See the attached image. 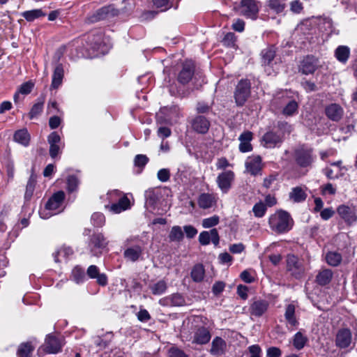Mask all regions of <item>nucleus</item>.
I'll return each instance as SVG.
<instances>
[{"label":"nucleus","instance_id":"nucleus-19","mask_svg":"<svg viewBox=\"0 0 357 357\" xmlns=\"http://www.w3.org/2000/svg\"><path fill=\"white\" fill-rule=\"evenodd\" d=\"M287 267L296 278H299L304 273V268L297 257L289 255L287 259Z\"/></svg>","mask_w":357,"mask_h":357},{"label":"nucleus","instance_id":"nucleus-21","mask_svg":"<svg viewBox=\"0 0 357 357\" xmlns=\"http://www.w3.org/2000/svg\"><path fill=\"white\" fill-rule=\"evenodd\" d=\"M351 342V333L348 328L338 331L335 337V344L340 349L347 348Z\"/></svg>","mask_w":357,"mask_h":357},{"label":"nucleus","instance_id":"nucleus-22","mask_svg":"<svg viewBox=\"0 0 357 357\" xmlns=\"http://www.w3.org/2000/svg\"><path fill=\"white\" fill-rule=\"evenodd\" d=\"M159 303L161 305L167 307H179L186 304L184 297L178 293L162 298Z\"/></svg>","mask_w":357,"mask_h":357},{"label":"nucleus","instance_id":"nucleus-39","mask_svg":"<svg viewBox=\"0 0 357 357\" xmlns=\"http://www.w3.org/2000/svg\"><path fill=\"white\" fill-rule=\"evenodd\" d=\"M183 237L184 234L180 226L172 227L168 236L170 242H180Z\"/></svg>","mask_w":357,"mask_h":357},{"label":"nucleus","instance_id":"nucleus-2","mask_svg":"<svg viewBox=\"0 0 357 357\" xmlns=\"http://www.w3.org/2000/svg\"><path fill=\"white\" fill-rule=\"evenodd\" d=\"M144 243L138 236H130L124 243L123 257L130 262L143 259Z\"/></svg>","mask_w":357,"mask_h":357},{"label":"nucleus","instance_id":"nucleus-9","mask_svg":"<svg viewBox=\"0 0 357 357\" xmlns=\"http://www.w3.org/2000/svg\"><path fill=\"white\" fill-rule=\"evenodd\" d=\"M109 241L101 232H95L89 238L88 248L93 256L100 255L107 248Z\"/></svg>","mask_w":357,"mask_h":357},{"label":"nucleus","instance_id":"nucleus-63","mask_svg":"<svg viewBox=\"0 0 357 357\" xmlns=\"http://www.w3.org/2000/svg\"><path fill=\"white\" fill-rule=\"evenodd\" d=\"M211 235H209V231H204L200 233L199 236V241L201 245H208L211 242Z\"/></svg>","mask_w":357,"mask_h":357},{"label":"nucleus","instance_id":"nucleus-60","mask_svg":"<svg viewBox=\"0 0 357 357\" xmlns=\"http://www.w3.org/2000/svg\"><path fill=\"white\" fill-rule=\"evenodd\" d=\"M169 357H188V355L178 347H172L168 350Z\"/></svg>","mask_w":357,"mask_h":357},{"label":"nucleus","instance_id":"nucleus-33","mask_svg":"<svg viewBox=\"0 0 357 357\" xmlns=\"http://www.w3.org/2000/svg\"><path fill=\"white\" fill-rule=\"evenodd\" d=\"M335 56L337 60L344 64L350 56V49L346 45H340L335 50Z\"/></svg>","mask_w":357,"mask_h":357},{"label":"nucleus","instance_id":"nucleus-52","mask_svg":"<svg viewBox=\"0 0 357 357\" xmlns=\"http://www.w3.org/2000/svg\"><path fill=\"white\" fill-rule=\"evenodd\" d=\"M146 204L149 206H153L158 200V195L155 192V190L150 188L145 191L144 193Z\"/></svg>","mask_w":357,"mask_h":357},{"label":"nucleus","instance_id":"nucleus-58","mask_svg":"<svg viewBox=\"0 0 357 357\" xmlns=\"http://www.w3.org/2000/svg\"><path fill=\"white\" fill-rule=\"evenodd\" d=\"M170 171L169 169L163 168L160 169L157 173V178L158 179L162 182H167L170 178Z\"/></svg>","mask_w":357,"mask_h":357},{"label":"nucleus","instance_id":"nucleus-15","mask_svg":"<svg viewBox=\"0 0 357 357\" xmlns=\"http://www.w3.org/2000/svg\"><path fill=\"white\" fill-rule=\"evenodd\" d=\"M191 126L196 132L206 134L209 130L211 123L204 116L197 115L192 119Z\"/></svg>","mask_w":357,"mask_h":357},{"label":"nucleus","instance_id":"nucleus-45","mask_svg":"<svg viewBox=\"0 0 357 357\" xmlns=\"http://www.w3.org/2000/svg\"><path fill=\"white\" fill-rule=\"evenodd\" d=\"M262 62L264 65H269L275 56V51L273 47L264 49L261 51Z\"/></svg>","mask_w":357,"mask_h":357},{"label":"nucleus","instance_id":"nucleus-35","mask_svg":"<svg viewBox=\"0 0 357 357\" xmlns=\"http://www.w3.org/2000/svg\"><path fill=\"white\" fill-rule=\"evenodd\" d=\"M13 139L16 142L27 146L30 142V135L26 129H21L15 132Z\"/></svg>","mask_w":357,"mask_h":357},{"label":"nucleus","instance_id":"nucleus-51","mask_svg":"<svg viewBox=\"0 0 357 357\" xmlns=\"http://www.w3.org/2000/svg\"><path fill=\"white\" fill-rule=\"evenodd\" d=\"M268 307V302L265 300H257L251 306L253 312H265Z\"/></svg>","mask_w":357,"mask_h":357},{"label":"nucleus","instance_id":"nucleus-50","mask_svg":"<svg viewBox=\"0 0 357 357\" xmlns=\"http://www.w3.org/2000/svg\"><path fill=\"white\" fill-rule=\"evenodd\" d=\"M91 224L96 227H102L105 224V217L100 212L93 213L91 218Z\"/></svg>","mask_w":357,"mask_h":357},{"label":"nucleus","instance_id":"nucleus-41","mask_svg":"<svg viewBox=\"0 0 357 357\" xmlns=\"http://www.w3.org/2000/svg\"><path fill=\"white\" fill-rule=\"evenodd\" d=\"M149 158L146 155L138 154L134 159V165L137 168V174H140L149 162Z\"/></svg>","mask_w":357,"mask_h":357},{"label":"nucleus","instance_id":"nucleus-62","mask_svg":"<svg viewBox=\"0 0 357 357\" xmlns=\"http://www.w3.org/2000/svg\"><path fill=\"white\" fill-rule=\"evenodd\" d=\"M225 287V283L222 281L215 282L212 287V292L214 295L218 296L222 293Z\"/></svg>","mask_w":357,"mask_h":357},{"label":"nucleus","instance_id":"nucleus-43","mask_svg":"<svg viewBox=\"0 0 357 357\" xmlns=\"http://www.w3.org/2000/svg\"><path fill=\"white\" fill-rule=\"evenodd\" d=\"M36 184V177L35 175L31 174L26 186V191L24 194V198L26 200H29L31 198L33 191L35 189V186Z\"/></svg>","mask_w":357,"mask_h":357},{"label":"nucleus","instance_id":"nucleus-7","mask_svg":"<svg viewBox=\"0 0 357 357\" xmlns=\"http://www.w3.org/2000/svg\"><path fill=\"white\" fill-rule=\"evenodd\" d=\"M251 93V83L248 79H241L236 86L234 98L237 106L242 107L248 100Z\"/></svg>","mask_w":357,"mask_h":357},{"label":"nucleus","instance_id":"nucleus-48","mask_svg":"<svg viewBox=\"0 0 357 357\" xmlns=\"http://www.w3.org/2000/svg\"><path fill=\"white\" fill-rule=\"evenodd\" d=\"M67 190L68 192H73L78 188L79 179L75 175H70L67 178Z\"/></svg>","mask_w":357,"mask_h":357},{"label":"nucleus","instance_id":"nucleus-40","mask_svg":"<svg viewBox=\"0 0 357 357\" xmlns=\"http://www.w3.org/2000/svg\"><path fill=\"white\" fill-rule=\"evenodd\" d=\"M298 105L294 100H289L282 109V114L284 116H291L298 112Z\"/></svg>","mask_w":357,"mask_h":357},{"label":"nucleus","instance_id":"nucleus-29","mask_svg":"<svg viewBox=\"0 0 357 357\" xmlns=\"http://www.w3.org/2000/svg\"><path fill=\"white\" fill-rule=\"evenodd\" d=\"M252 139V132L250 131L244 132L239 136V151L241 153H247L252 150V146L250 144Z\"/></svg>","mask_w":357,"mask_h":357},{"label":"nucleus","instance_id":"nucleus-3","mask_svg":"<svg viewBox=\"0 0 357 357\" xmlns=\"http://www.w3.org/2000/svg\"><path fill=\"white\" fill-rule=\"evenodd\" d=\"M82 46L85 52H82L84 57H93L105 52V45L100 33H89L83 39Z\"/></svg>","mask_w":357,"mask_h":357},{"label":"nucleus","instance_id":"nucleus-36","mask_svg":"<svg viewBox=\"0 0 357 357\" xmlns=\"http://www.w3.org/2000/svg\"><path fill=\"white\" fill-rule=\"evenodd\" d=\"M190 275L192 280L195 282H201L204 280L205 275V269L204 266L201 264H195L192 268Z\"/></svg>","mask_w":357,"mask_h":357},{"label":"nucleus","instance_id":"nucleus-34","mask_svg":"<svg viewBox=\"0 0 357 357\" xmlns=\"http://www.w3.org/2000/svg\"><path fill=\"white\" fill-rule=\"evenodd\" d=\"M149 289L152 294L155 296H160L164 294L167 289V284L165 280H160L156 282L150 283Z\"/></svg>","mask_w":357,"mask_h":357},{"label":"nucleus","instance_id":"nucleus-25","mask_svg":"<svg viewBox=\"0 0 357 357\" xmlns=\"http://www.w3.org/2000/svg\"><path fill=\"white\" fill-rule=\"evenodd\" d=\"M195 73V66L192 63L183 64L178 75V81L182 84H188L192 78Z\"/></svg>","mask_w":357,"mask_h":357},{"label":"nucleus","instance_id":"nucleus-31","mask_svg":"<svg viewBox=\"0 0 357 357\" xmlns=\"http://www.w3.org/2000/svg\"><path fill=\"white\" fill-rule=\"evenodd\" d=\"M333 276V271L331 269H322L316 275L315 282L320 286L328 284Z\"/></svg>","mask_w":357,"mask_h":357},{"label":"nucleus","instance_id":"nucleus-46","mask_svg":"<svg viewBox=\"0 0 357 357\" xmlns=\"http://www.w3.org/2000/svg\"><path fill=\"white\" fill-rule=\"evenodd\" d=\"M73 254V250L71 248L64 246V247L61 248L56 252H54L53 257L56 262H59V256H61L66 259H68Z\"/></svg>","mask_w":357,"mask_h":357},{"label":"nucleus","instance_id":"nucleus-11","mask_svg":"<svg viewBox=\"0 0 357 357\" xmlns=\"http://www.w3.org/2000/svg\"><path fill=\"white\" fill-rule=\"evenodd\" d=\"M234 173L231 170L225 171L218 176L216 182L222 193L228 192L234 180Z\"/></svg>","mask_w":357,"mask_h":357},{"label":"nucleus","instance_id":"nucleus-27","mask_svg":"<svg viewBox=\"0 0 357 357\" xmlns=\"http://www.w3.org/2000/svg\"><path fill=\"white\" fill-rule=\"evenodd\" d=\"M262 141L266 148L272 149L280 144L282 142V138L276 132L269 131L264 135Z\"/></svg>","mask_w":357,"mask_h":357},{"label":"nucleus","instance_id":"nucleus-5","mask_svg":"<svg viewBox=\"0 0 357 357\" xmlns=\"http://www.w3.org/2000/svg\"><path fill=\"white\" fill-rule=\"evenodd\" d=\"M107 196L110 202H114L110 206H106L113 213H120L130 207V199L125 195L121 197V192L118 190L108 192Z\"/></svg>","mask_w":357,"mask_h":357},{"label":"nucleus","instance_id":"nucleus-13","mask_svg":"<svg viewBox=\"0 0 357 357\" xmlns=\"http://www.w3.org/2000/svg\"><path fill=\"white\" fill-rule=\"evenodd\" d=\"M211 338V329L208 327L198 326L194 331L192 342L203 345L209 342Z\"/></svg>","mask_w":357,"mask_h":357},{"label":"nucleus","instance_id":"nucleus-14","mask_svg":"<svg viewBox=\"0 0 357 357\" xmlns=\"http://www.w3.org/2000/svg\"><path fill=\"white\" fill-rule=\"evenodd\" d=\"M167 114V116L163 117L160 114L157 116V123H170L176 122L180 117L179 109L174 106L170 109L165 108L161 111V114Z\"/></svg>","mask_w":357,"mask_h":357},{"label":"nucleus","instance_id":"nucleus-16","mask_svg":"<svg viewBox=\"0 0 357 357\" xmlns=\"http://www.w3.org/2000/svg\"><path fill=\"white\" fill-rule=\"evenodd\" d=\"M47 142L50 144V155L52 158H55L61 153V137L56 132H52L49 135Z\"/></svg>","mask_w":357,"mask_h":357},{"label":"nucleus","instance_id":"nucleus-42","mask_svg":"<svg viewBox=\"0 0 357 357\" xmlns=\"http://www.w3.org/2000/svg\"><path fill=\"white\" fill-rule=\"evenodd\" d=\"M326 260L330 266H337L342 261V255L337 252H329L326 255Z\"/></svg>","mask_w":357,"mask_h":357},{"label":"nucleus","instance_id":"nucleus-59","mask_svg":"<svg viewBox=\"0 0 357 357\" xmlns=\"http://www.w3.org/2000/svg\"><path fill=\"white\" fill-rule=\"evenodd\" d=\"M33 88V84L31 82L23 83L18 89V93L27 95L30 93Z\"/></svg>","mask_w":357,"mask_h":357},{"label":"nucleus","instance_id":"nucleus-1","mask_svg":"<svg viewBox=\"0 0 357 357\" xmlns=\"http://www.w3.org/2000/svg\"><path fill=\"white\" fill-rule=\"evenodd\" d=\"M291 158L294 165L307 172L312 168L317 156L314 149L307 144H301L295 147L291 153Z\"/></svg>","mask_w":357,"mask_h":357},{"label":"nucleus","instance_id":"nucleus-32","mask_svg":"<svg viewBox=\"0 0 357 357\" xmlns=\"http://www.w3.org/2000/svg\"><path fill=\"white\" fill-rule=\"evenodd\" d=\"M215 202V197L209 193H202L198 198V205L203 209L211 208Z\"/></svg>","mask_w":357,"mask_h":357},{"label":"nucleus","instance_id":"nucleus-64","mask_svg":"<svg viewBox=\"0 0 357 357\" xmlns=\"http://www.w3.org/2000/svg\"><path fill=\"white\" fill-rule=\"evenodd\" d=\"M250 357H261V350L259 345L255 344L248 347Z\"/></svg>","mask_w":357,"mask_h":357},{"label":"nucleus","instance_id":"nucleus-24","mask_svg":"<svg viewBox=\"0 0 357 357\" xmlns=\"http://www.w3.org/2000/svg\"><path fill=\"white\" fill-rule=\"evenodd\" d=\"M86 274L90 278L96 279V282L99 285L104 287L107 284V276L105 273H100L97 266H89L87 268Z\"/></svg>","mask_w":357,"mask_h":357},{"label":"nucleus","instance_id":"nucleus-49","mask_svg":"<svg viewBox=\"0 0 357 357\" xmlns=\"http://www.w3.org/2000/svg\"><path fill=\"white\" fill-rule=\"evenodd\" d=\"M72 278L77 284L83 282L85 280L84 270L78 266H75L72 271Z\"/></svg>","mask_w":357,"mask_h":357},{"label":"nucleus","instance_id":"nucleus-47","mask_svg":"<svg viewBox=\"0 0 357 357\" xmlns=\"http://www.w3.org/2000/svg\"><path fill=\"white\" fill-rule=\"evenodd\" d=\"M33 350V347L30 343H22L18 347L17 354L19 357H29Z\"/></svg>","mask_w":357,"mask_h":357},{"label":"nucleus","instance_id":"nucleus-23","mask_svg":"<svg viewBox=\"0 0 357 357\" xmlns=\"http://www.w3.org/2000/svg\"><path fill=\"white\" fill-rule=\"evenodd\" d=\"M44 348L47 353L56 354L61 350V343L56 335L49 334L45 338Z\"/></svg>","mask_w":357,"mask_h":357},{"label":"nucleus","instance_id":"nucleus-38","mask_svg":"<svg viewBox=\"0 0 357 357\" xmlns=\"http://www.w3.org/2000/svg\"><path fill=\"white\" fill-rule=\"evenodd\" d=\"M21 15L27 21L33 22L36 19L46 15V13L42 9H33L26 10L21 13Z\"/></svg>","mask_w":357,"mask_h":357},{"label":"nucleus","instance_id":"nucleus-28","mask_svg":"<svg viewBox=\"0 0 357 357\" xmlns=\"http://www.w3.org/2000/svg\"><path fill=\"white\" fill-rule=\"evenodd\" d=\"M226 342L220 337H215L211 342L210 353L213 356H220L225 354Z\"/></svg>","mask_w":357,"mask_h":357},{"label":"nucleus","instance_id":"nucleus-54","mask_svg":"<svg viewBox=\"0 0 357 357\" xmlns=\"http://www.w3.org/2000/svg\"><path fill=\"white\" fill-rule=\"evenodd\" d=\"M43 109V102H38L34 104L29 113V116L31 119L37 117L42 112Z\"/></svg>","mask_w":357,"mask_h":357},{"label":"nucleus","instance_id":"nucleus-10","mask_svg":"<svg viewBox=\"0 0 357 357\" xmlns=\"http://www.w3.org/2000/svg\"><path fill=\"white\" fill-rule=\"evenodd\" d=\"M337 213L349 227H351L357 222V208L352 204H340L337 208Z\"/></svg>","mask_w":357,"mask_h":357},{"label":"nucleus","instance_id":"nucleus-44","mask_svg":"<svg viewBox=\"0 0 357 357\" xmlns=\"http://www.w3.org/2000/svg\"><path fill=\"white\" fill-rule=\"evenodd\" d=\"M307 342V337L301 332H297L294 337L293 345L296 349L301 350L305 347Z\"/></svg>","mask_w":357,"mask_h":357},{"label":"nucleus","instance_id":"nucleus-26","mask_svg":"<svg viewBox=\"0 0 357 357\" xmlns=\"http://www.w3.org/2000/svg\"><path fill=\"white\" fill-rule=\"evenodd\" d=\"M264 6L276 15L282 13L287 8V0H265Z\"/></svg>","mask_w":357,"mask_h":357},{"label":"nucleus","instance_id":"nucleus-57","mask_svg":"<svg viewBox=\"0 0 357 357\" xmlns=\"http://www.w3.org/2000/svg\"><path fill=\"white\" fill-rule=\"evenodd\" d=\"M219 223V217L213 215L212 217L205 218L202 220V227L204 228H211Z\"/></svg>","mask_w":357,"mask_h":357},{"label":"nucleus","instance_id":"nucleus-4","mask_svg":"<svg viewBox=\"0 0 357 357\" xmlns=\"http://www.w3.org/2000/svg\"><path fill=\"white\" fill-rule=\"evenodd\" d=\"M268 224L273 231L285 233L292 228L294 221L289 213L280 210L270 216Z\"/></svg>","mask_w":357,"mask_h":357},{"label":"nucleus","instance_id":"nucleus-53","mask_svg":"<svg viewBox=\"0 0 357 357\" xmlns=\"http://www.w3.org/2000/svg\"><path fill=\"white\" fill-rule=\"evenodd\" d=\"M266 210V204L261 202L255 204L252 208L254 215L257 218H262L265 215Z\"/></svg>","mask_w":357,"mask_h":357},{"label":"nucleus","instance_id":"nucleus-6","mask_svg":"<svg viewBox=\"0 0 357 357\" xmlns=\"http://www.w3.org/2000/svg\"><path fill=\"white\" fill-rule=\"evenodd\" d=\"M65 193L62 190H59L53 194L45 204V210L40 212L42 218L47 219L49 217L56 214L54 212L60 208L65 199Z\"/></svg>","mask_w":357,"mask_h":357},{"label":"nucleus","instance_id":"nucleus-17","mask_svg":"<svg viewBox=\"0 0 357 357\" xmlns=\"http://www.w3.org/2000/svg\"><path fill=\"white\" fill-rule=\"evenodd\" d=\"M325 114L328 119L338 122L344 115V109L339 104L331 103L326 106Z\"/></svg>","mask_w":357,"mask_h":357},{"label":"nucleus","instance_id":"nucleus-8","mask_svg":"<svg viewBox=\"0 0 357 357\" xmlns=\"http://www.w3.org/2000/svg\"><path fill=\"white\" fill-rule=\"evenodd\" d=\"M119 13V10L114 5L105 6L89 15L87 17V21L89 23H96L118 16Z\"/></svg>","mask_w":357,"mask_h":357},{"label":"nucleus","instance_id":"nucleus-61","mask_svg":"<svg viewBox=\"0 0 357 357\" xmlns=\"http://www.w3.org/2000/svg\"><path fill=\"white\" fill-rule=\"evenodd\" d=\"M235 41H236V37H235V35L234 33H227L223 40H222V43L223 44L225 45V46H227V47H233L235 45Z\"/></svg>","mask_w":357,"mask_h":357},{"label":"nucleus","instance_id":"nucleus-56","mask_svg":"<svg viewBox=\"0 0 357 357\" xmlns=\"http://www.w3.org/2000/svg\"><path fill=\"white\" fill-rule=\"evenodd\" d=\"M212 109V105L205 102H198L196 105V111L198 114H208Z\"/></svg>","mask_w":357,"mask_h":357},{"label":"nucleus","instance_id":"nucleus-18","mask_svg":"<svg viewBox=\"0 0 357 357\" xmlns=\"http://www.w3.org/2000/svg\"><path fill=\"white\" fill-rule=\"evenodd\" d=\"M318 66L317 59L313 56H305L301 62L299 71L304 75L314 73Z\"/></svg>","mask_w":357,"mask_h":357},{"label":"nucleus","instance_id":"nucleus-30","mask_svg":"<svg viewBox=\"0 0 357 357\" xmlns=\"http://www.w3.org/2000/svg\"><path fill=\"white\" fill-rule=\"evenodd\" d=\"M64 77V69L61 63H58L55 66L52 75V79L51 87L53 89H58L62 84Z\"/></svg>","mask_w":357,"mask_h":357},{"label":"nucleus","instance_id":"nucleus-20","mask_svg":"<svg viewBox=\"0 0 357 357\" xmlns=\"http://www.w3.org/2000/svg\"><path fill=\"white\" fill-rule=\"evenodd\" d=\"M246 171L252 176L260 173L262 169L261 158L259 155H254L248 158L245 163Z\"/></svg>","mask_w":357,"mask_h":357},{"label":"nucleus","instance_id":"nucleus-37","mask_svg":"<svg viewBox=\"0 0 357 357\" xmlns=\"http://www.w3.org/2000/svg\"><path fill=\"white\" fill-rule=\"evenodd\" d=\"M289 196L290 199L296 203L302 202L307 198V194L303 188L299 186L293 188Z\"/></svg>","mask_w":357,"mask_h":357},{"label":"nucleus","instance_id":"nucleus-55","mask_svg":"<svg viewBox=\"0 0 357 357\" xmlns=\"http://www.w3.org/2000/svg\"><path fill=\"white\" fill-rule=\"evenodd\" d=\"M285 319L287 321V327L289 330H293L298 325V321L295 316V314H284Z\"/></svg>","mask_w":357,"mask_h":357},{"label":"nucleus","instance_id":"nucleus-12","mask_svg":"<svg viewBox=\"0 0 357 357\" xmlns=\"http://www.w3.org/2000/svg\"><path fill=\"white\" fill-rule=\"evenodd\" d=\"M259 2L256 0H241V6L244 16L255 20L259 13Z\"/></svg>","mask_w":357,"mask_h":357}]
</instances>
